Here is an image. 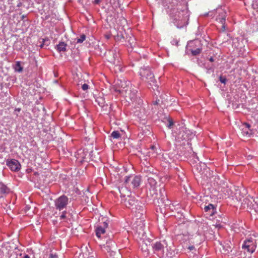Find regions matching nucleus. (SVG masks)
Listing matches in <instances>:
<instances>
[{"label":"nucleus","mask_w":258,"mask_h":258,"mask_svg":"<svg viewBox=\"0 0 258 258\" xmlns=\"http://www.w3.org/2000/svg\"><path fill=\"white\" fill-rule=\"evenodd\" d=\"M138 201L136 200L135 197L130 196H127L124 201L125 206L128 208L135 206V208L133 207V209H135L134 212L136 213L137 221L134 224V226L137 232H141L143 231L145 226V220L143 217L145 211L143 206L136 205Z\"/></svg>","instance_id":"nucleus-1"},{"label":"nucleus","mask_w":258,"mask_h":258,"mask_svg":"<svg viewBox=\"0 0 258 258\" xmlns=\"http://www.w3.org/2000/svg\"><path fill=\"white\" fill-rule=\"evenodd\" d=\"M140 74L142 80L147 81L153 87L157 86L154 79V75L148 68H142L140 70Z\"/></svg>","instance_id":"nucleus-2"},{"label":"nucleus","mask_w":258,"mask_h":258,"mask_svg":"<svg viewBox=\"0 0 258 258\" xmlns=\"http://www.w3.org/2000/svg\"><path fill=\"white\" fill-rule=\"evenodd\" d=\"M256 239L250 237L245 240L242 245V248L246 249L248 252L252 253L255 251L256 247Z\"/></svg>","instance_id":"nucleus-3"},{"label":"nucleus","mask_w":258,"mask_h":258,"mask_svg":"<svg viewBox=\"0 0 258 258\" xmlns=\"http://www.w3.org/2000/svg\"><path fill=\"white\" fill-rule=\"evenodd\" d=\"M68 203V198L65 196H62L55 201V206L59 211L66 207Z\"/></svg>","instance_id":"nucleus-4"},{"label":"nucleus","mask_w":258,"mask_h":258,"mask_svg":"<svg viewBox=\"0 0 258 258\" xmlns=\"http://www.w3.org/2000/svg\"><path fill=\"white\" fill-rule=\"evenodd\" d=\"M141 181V177L139 176L126 177L125 182L126 184L130 185L131 183L133 188L140 186Z\"/></svg>","instance_id":"nucleus-5"},{"label":"nucleus","mask_w":258,"mask_h":258,"mask_svg":"<svg viewBox=\"0 0 258 258\" xmlns=\"http://www.w3.org/2000/svg\"><path fill=\"white\" fill-rule=\"evenodd\" d=\"M189 131L182 127L177 134L176 139L178 142L186 141L189 139Z\"/></svg>","instance_id":"nucleus-6"},{"label":"nucleus","mask_w":258,"mask_h":258,"mask_svg":"<svg viewBox=\"0 0 258 258\" xmlns=\"http://www.w3.org/2000/svg\"><path fill=\"white\" fill-rule=\"evenodd\" d=\"M6 164L13 171L16 172L20 170L21 164L16 159H8L6 161Z\"/></svg>","instance_id":"nucleus-7"},{"label":"nucleus","mask_w":258,"mask_h":258,"mask_svg":"<svg viewBox=\"0 0 258 258\" xmlns=\"http://www.w3.org/2000/svg\"><path fill=\"white\" fill-rule=\"evenodd\" d=\"M250 125L247 123H243L240 126L241 134L243 137H249L252 134V131L250 128Z\"/></svg>","instance_id":"nucleus-8"},{"label":"nucleus","mask_w":258,"mask_h":258,"mask_svg":"<svg viewBox=\"0 0 258 258\" xmlns=\"http://www.w3.org/2000/svg\"><path fill=\"white\" fill-rule=\"evenodd\" d=\"M154 253L158 256H162L164 253V245L160 242H156L153 246Z\"/></svg>","instance_id":"nucleus-9"},{"label":"nucleus","mask_w":258,"mask_h":258,"mask_svg":"<svg viewBox=\"0 0 258 258\" xmlns=\"http://www.w3.org/2000/svg\"><path fill=\"white\" fill-rule=\"evenodd\" d=\"M108 226L107 223L104 222L103 223L102 226H100L95 230L96 235L98 238H100L102 234H103L105 233V228Z\"/></svg>","instance_id":"nucleus-10"},{"label":"nucleus","mask_w":258,"mask_h":258,"mask_svg":"<svg viewBox=\"0 0 258 258\" xmlns=\"http://www.w3.org/2000/svg\"><path fill=\"white\" fill-rule=\"evenodd\" d=\"M10 192V189L3 183H0V198L4 197L5 195Z\"/></svg>","instance_id":"nucleus-11"},{"label":"nucleus","mask_w":258,"mask_h":258,"mask_svg":"<svg viewBox=\"0 0 258 258\" xmlns=\"http://www.w3.org/2000/svg\"><path fill=\"white\" fill-rule=\"evenodd\" d=\"M155 191L154 192V194L156 195V198H161V200H164L165 198H166V193L165 191V188L164 186L162 187H161L159 189V197H158V194L156 193V190H155Z\"/></svg>","instance_id":"nucleus-12"},{"label":"nucleus","mask_w":258,"mask_h":258,"mask_svg":"<svg viewBox=\"0 0 258 258\" xmlns=\"http://www.w3.org/2000/svg\"><path fill=\"white\" fill-rule=\"evenodd\" d=\"M115 245L114 242L112 241H109L106 242V244H103L102 245V248L104 249L107 252H110L112 251V248Z\"/></svg>","instance_id":"nucleus-13"},{"label":"nucleus","mask_w":258,"mask_h":258,"mask_svg":"<svg viewBox=\"0 0 258 258\" xmlns=\"http://www.w3.org/2000/svg\"><path fill=\"white\" fill-rule=\"evenodd\" d=\"M205 212H209L210 215L212 216L216 211V209L214 205L209 204L208 206H206L204 208Z\"/></svg>","instance_id":"nucleus-14"},{"label":"nucleus","mask_w":258,"mask_h":258,"mask_svg":"<svg viewBox=\"0 0 258 258\" xmlns=\"http://www.w3.org/2000/svg\"><path fill=\"white\" fill-rule=\"evenodd\" d=\"M148 184L150 186V190L154 191L156 189L157 182L152 177H149L148 179Z\"/></svg>","instance_id":"nucleus-15"},{"label":"nucleus","mask_w":258,"mask_h":258,"mask_svg":"<svg viewBox=\"0 0 258 258\" xmlns=\"http://www.w3.org/2000/svg\"><path fill=\"white\" fill-rule=\"evenodd\" d=\"M56 47L57 50L59 52L66 51L67 44L63 42H59V44L57 45Z\"/></svg>","instance_id":"nucleus-16"},{"label":"nucleus","mask_w":258,"mask_h":258,"mask_svg":"<svg viewBox=\"0 0 258 258\" xmlns=\"http://www.w3.org/2000/svg\"><path fill=\"white\" fill-rule=\"evenodd\" d=\"M23 70V68L21 66L20 61H17L15 66V71L18 72H22Z\"/></svg>","instance_id":"nucleus-17"},{"label":"nucleus","mask_w":258,"mask_h":258,"mask_svg":"<svg viewBox=\"0 0 258 258\" xmlns=\"http://www.w3.org/2000/svg\"><path fill=\"white\" fill-rule=\"evenodd\" d=\"M151 150L152 151H153V152L152 153H151V152H149L148 153L144 152L143 154H146V156H149V157H150L151 156L152 157H155L156 156V153H155V152H154V150H155V149H156L155 146L152 145L151 147Z\"/></svg>","instance_id":"nucleus-18"},{"label":"nucleus","mask_w":258,"mask_h":258,"mask_svg":"<svg viewBox=\"0 0 258 258\" xmlns=\"http://www.w3.org/2000/svg\"><path fill=\"white\" fill-rule=\"evenodd\" d=\"M223 252L225 254L229 253L230 251H231V247L228 244H227L226 245H225V246L223 245Z\"/></svg>","instance_id":"nucleus-19"},{"label":"nucleus","mask_w":258,"mask_h":258,"mask_svg":"<svg viewBox=\"0 0 258 258\" xmlns=\"http://www.w3.org/2000/svg\"><path fill=\"white\" fill-rule=\"evenodd\" d=\"M109 54L110 55H112L113 56L111 57H108V60L109 62H110L111 63H112L113 64H115V58L114 57V55H115V53L113 51H111V52H109Z\"/></svg>","instance_id":"nucleus-20"},{"label":"nucleus","mask_w":258,"mask_h":258,"mask_svg":"<svg viewBox=\"0 0 258 258\" xmlns=\"http://www.w3.org/2000/svg\"><path fill=\"white\" fill-rule=\"evenodd\" d=\"M217 21H218L220 23H221V24H222V27L223 30H224L225 29V27L224 26V24L225 22V18L224 17L217 18Z\"/></svg>","instance_id":"nucleus-21"},{"label":"nucleus","mask_w":258,"mask_h":258,"mask_svg":"<svg viewBox=\"0 0 258 258\" xmlns=\"http://www.w3.org/2000/svg\"><path fill=\"white\" fill-rule=\"evenodd\" d=\"M111 136L113 139H118V138H119L120 137V135L119 132H118V131H113L111 133Z\"/></svg>","instance_id":"nucleus-22"},{"label":"nucleus","mask_w":258,"mask_h":258,"mask_svg":"<svg viewBox=\"0 0 258 258\" xmlns=\"http://www.w3.org/2000/svg\"><path fill=\"white\" fill-rule=\"evenodd\" d=\"M128 42L129 43L131 47H133L136 43L135 38L134 37H130L129 39L128 40Z\"/></svg>","instance_id":"nucleus-23"},{"label":"nucleus","mask_w":258,"mask_h":258,"mask_svg":"<svg viewBox=\"0 0 258 258\" xmlns=\"http://www.w3.org/2000/svg\"><path fill=\"white\" fill-rule=\"evenodd\" d=\"M201 48H198L195 50H191V52L193 55H197L201 53Z\"/></svg>","instance_id":"nucleus-24"},{"label":"nucleus","mask_w":258,"mask_h":258,"mask_svg":"<svg viewBox=\"0 0 258 258\" xmlns=\"http://www.w3.org/2000/svg\"><path fill=\"white\" fill-rule=\"evenodd\" d=\"M96 101L98 102V104L99 106L102 107L104 106L105 102L104 100L101 98H98Z\"/></svg>","instance_id":"nucleus-25"},{"label":"nucleus","mask_w":258,"mask_h":258,"mask_svg":"<svg viewBox=\"0 0 258 258\" xmlns=\"http://www.w3.org/2000/svg\"><path fill=\"white\" fill-rule=\"evenodd\" d=\"M123 38L124 37L122 34L119 35L117 34L116 35L114 36V39L116 41H121Z\"/></svg>","instance_id":"nucleus-26"},{"label":"nucleus","mask_w":258,"mask_h":258,"mask_svg":"<svg viewBox=\"0 0 258 258\" xmlns=\"http://www.w3.org/2000/svg\"><path fill=\"white\" fill-rule=\"evenodd\" d=\"M252 6L254 9L258 10V0L253 1Z\"/></svg>","instance_id":"nucleus-27"},{"label":"nucleus","mask_w":258,"mask_h":258,"mask_svg":"<svg viewBox=\"0 0 258 258\" xmlns=\"http://www.w3.org/2000/svg\"><path fill=\"white\" fill-rule=\"evenodd\" d=\"M85 38H86L85 35H84V34L82 35L81 36L80 38H78L77 39V43H82V42H83L85 40Z\"/></svg>","instance_id":"nucleus-28"},{"label":"nucleus","mask_w":258,"mask_h":258,"mask_svg":"<svg viewBox=\"0 0 258 258\" xmlns=\"http://www.w3.org/2000/svg\"><path fill=\"white\" fill-rule=\"evenodd\" d=\"M67 212L66 211H64L62 213L61 215L60 216V220H65L67 218Z\"/></svg>","instance_id":"nucleus-29"},{"label":"nucleus","mask_w":258,"mask_h":258,"mask_svg":"<svg viewBox=\"0 0 258 258\" xmlns=\"http://www.w3.org/2000/svg\"><path fill=\"white\" fill-rule=\"evenodd\" d=\"M203 240V239L201 238V236H199V239L198 240H197L196 241H195L194 240H193V241H192V242L193 243H196L197 244H199L201 243L202 241Z\"/></svg>","instance_id":"nucleus-30"},{"label":"nucleus","mask_w":258,"mask_h":258,"mask_svg":"<svg viewBox=\"0 0 258 258\" xmlns=\"http://www.w3.org/2000/svg\"><path fill=\"white\" fill-rule=\"evenodd\" d=\"M168 122H169V123H168L167 126L169 128H171L173 125V121H172V120L171 119L169 118L168 119Z\"/></svg>","instance_id":"nucleus-31"},{"label":"nucleus","mask_w":258,"mask_h":258,"mask_svg":"<svg viewBox=\"0 0 258 258\" xmlns=\"http://www.w3.org/2000/svg\"><path fill=\"white\" fill-rule=\"evenodd\" d=\"M88 88H89V86L87 84H84L82 86V89L84 91L88 90Z\"/></svg>","instance_id":"nucleus-32"},{"label":"nucleus","mask_w":258,"mask_h":258,"mask_svg":"<svg viewBox=\"0 0 258 258\" xmlns=\"http://www.w3.org/2000/svg\"><path fill=\"white\" fill-rule=\"evenodd\" d=\"M220 81L223 84H225L227 81L226 79L225 78H223L222 77L220 76L219 78Z\"/></svg>","instance_id":"nucleus-33"},{"label":"nucleus","mask_w":258,"mask_h":258,"mask_svg":"<svg viewBox=\"0 0 258 258\" xmlns=\"http://www.w3.org/2000/svg\"><path fill=\"white\" fill-rule=\"evenodd\" d=\"M216 228H221L222 226L220 224H217L216 225H213Z\"/></svg>","instance_id":"nucleus-34"},{"label":"nucleus","mask_w":258,"mask_h":258,"mask_svg":"<svg viewBox=\"0 0 258 258\" xmlns=\"http://www.w3.org/2000/svg\"><path fill=\"white\" fill-rule=\"evenodd\" d=\"M187 248L190 251L193 250H194L195 249V247L194 246H189Z\"/></svg>","instance_id":"nucleus-35"},{"label":"nucleus","mask_w":258,"mask_h":258,"mask_svg":"<svg viewBox=\"0 0 258 258\" xmlns=\"http://www.w3.org/2000/svg\"><path fill=\"white\" fill-rule=\"evenodd\" d=\"M49 258H57V256L55 254H53L52 253H51L50 254V257Z\"/></svg>","instance_id":"nucleus-36"},{"label":"nucleus","mask_w":258,"mask_h":258,"mask_svg":"<svg viewBox=\"0 0 258 258\" xmlns=\"http://www.w3.org/2000/svg\"><path fill=\"white\" fill-rule=\"evenodd\" d=\"M105 37L107 39H108L110 38V34H105Z\"/></svg>","instance_id":"nucleus-37"},{"label":"nucleus","mask_w":258,"mask_h":258,"mask_svg":"<svg viewBox=\"0 0 258 258\" xmlns=\"http://www.w3.org/2000/svg\"><path fill=\"white\" fill-rule=\"evenodd\" d=\"M23 258H30V256L28 254H25Z\"/></svg>","instance_id":"nucleus-38"},{"label":"nucleus","mask_w":258,"mask_h":258,"mask_svg":"<svg viewBox=\"0 0 258 258\" xmlns=\"http://www.w3.org/2000/svg\"><path fill=\"white\" fill-rule=\"evenodd\" d=\"M100 2V0H95V4H98Z\"/></svg>","instance_id":"nucleus-39"},{"label":"nucleus","mask_w":258,"mask_h":258,"mask_svg":"<svg viewBox=\"0 0 258 258\" xmlns=\"http://www.w3.org/2000/svg\"><path fill=\"white\" fill-rule=\"evenodd\" d=\"M113 2H112V3L113 4H115L118 1V0H113Z\"/></svg>","instance_id":"nucleus-40"},{"label":"nucleus","mask_w":258,"mask_h":258,"mask_svg":"<svg viewBox=\"0 0 258 258\" xmlns=\"http://www.w3.org/2000/svg\"><path fill=\"white\" fill-rule=\"evenodd\" d=\"M210 60L211 61H213V58H212V57L210 58Z\"/></svg>","instance_id":"nucleus-41"},{"label":"nucleus","mask_w":258,"mask_h":258,"mask_svg":"<svg viewBox=\"0 0 258 258\" xmlns=\"http://www.w3.org/2000/svg\"><path fill=\"white\" fill-rule=\"evenodd\" d=\"M123 86V85H121V86H120V87H121V88H122L123 89H124V88H125V87H124Z\"/></svg>","instance_id":"nucleus-42"},{"label":"nucleus","mask_w":258,"mask_h":258,"mask_svg":"<svg viewBox=\"0 0 258 258\" xmlns=\"http://www.w3.org/2000/svg\"><path fill=\"white\" fill-rule=\"evenodd\" d=\"M118 91L119 92H121L123 91V89L122 90H119Z\"/></svg>","instance_id":"nucleus-43"},{"label":"nucleus","mask_w":258,"mask_h":258,"mask_svg":"<svg viewBox=\"0 0 258 258\" xmlns=\"http://www.w3.org/2000/svg\"><path fill=\"white\" fill-rule=\"evenodd\" d=\"M16 110H17L18 111H20V108H17L16 109Z\"/></svg>","instance_id":"nucleus-44"},{"label":"nucleus","mask_w":258,"mask_h":258,"mask_svg":"<svg viewBox=\"0 0 258 258\" xmlns=\"http://www.w3.org/2000/svg\"><path fill=\"white\" fill-rule=\"evenodd\" d=\"M119 191H120L121 196H123L120 190H119Z\"/></svg>","instance_id":"nucleus-45"},{"label":"nucleus","mask_w":258,"mask_h":258,"mask_svg":"<svg viewBox=\"0 0 258 258\" xmlns=\"http://www.w3.org/2000/svg\"><path fill=\"white\" fill-rule=\"evenodd\" d=\"M154 104H158V102L156 101L155 102V103H154Z\"/></svg>","instance_id":"nucleus-46"},{"label":"nucleus","mask_w":258,"mask_h":258,"mask_svg":"<svg viewBox=\"0 0 258 258\" xmlns=\"http://www.w3.org/2000/svg\"><path fill=\"white\" fill-rule=\"evenodd\" d=\"M43 44H41L40 45V47L42 48L43 47Z\"/></svg>","instance_id":"nucleus-47"},{"label":"nucleus","mask_w":258,"mask_h":258,"mask_svg":"<svg viewBox=\"0 0 258 258\" xmlns=\"http://www.w3.org/2000/svg\"><path fill=\"white\" fill-rule=\"evenodd\" d=\"M254 236L255 237H256V235H254Z\"/></svg>","instance_id":"nucleus-48"}]
</instances>
